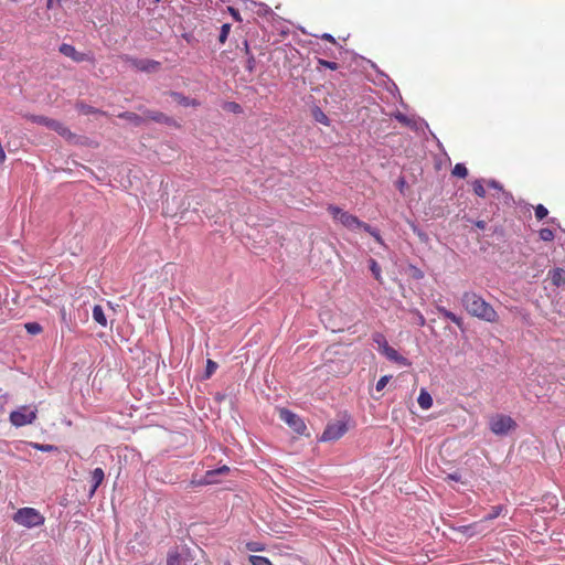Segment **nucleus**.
<instances>
[{"instance_id":"obj_1","label":"nucleus","mask_w":565,"mask_h":565,"mask_svg":"<svg viewBox=\"0 0 565 565\" xmlns=\"http://www.w3.org/2000/svg\"><path fill=\"white\" fill-rule=\"evenodd\" d=\"M461 305L472 317L491 323L498 321L499 316L494 308L477 292H463L461 297Z\"/></svg>"},{"instance_id":"obj_2","label":"nucleus","mask_w":565,"mask_h":565,"mask_svg":"<svg viewBox=\"0 0 565 565\" xmlns=\"http://www.w3.org/2000/svg\"><path fill=\"white\" fill-rule=\"evenodd\" d=\"M12 520L26 529L42 526L45 522L44 515L34 508H21L12 516Z\"/></svg>"},{"instance_id":"obj_3","label":"nucleus","mask_w":565,"mask_h":565,"mask_svg":"<svg viewBox=\"0 0 565 565\" xmlns=\"http://www.w3.org/2000/svg\"><path fill=\"white\" fill-rule=\"evenodd\" d=\"M38 417V408L34 405H22L12 411L9 420L12 426L19 428L31 425Z\"/></svg>"},{"instance_id":"obj_4","label":"nucleus","mask_w":565,"mask_h":565,"mask_svg":"<svg viewBox=\"0 0 565 565\" xmlns=\"http://www.w3.org/2000/svg\"><path fill=\"white\" fill-rule=\"evenodd\" d=\"M515 420L504 414H494L489 418V429L497 436H507L515 430Z\"/></svg>"},{"instance_id":"obj_5","label":"nucleus","mask_w":565,"mask_h":565,"mask_svg":"<svg viewBox=\"0 0 565 565\" xmlns=\"http://www.w3.org/2000/svg\"><path fill=\"white\" fill-rule=\"evenodd\" d=\"M328 211L330 212V214L333 216V218L335 221L341 223L347 228H349L351 231L362 228V225L364 222L360 221L356 216H354L345 211H342L340 207L330 205L328 207Z\"/></svg>"},{"instance_id":"obj_6","label":"nucleus","mask_w":565,"mask_h":565,"mask_svg":"<svg viewBox=\"0 0 565 565\" xmlns=\"http://www.w3.org/2000/svg\"><path fill=\"white\" fill-rule=\"evenodd\" d=\"M279 418L298 434H302L307 428L303 420L289 409H279Z\"/></svg>"},{"instance_id":"obj_7","label":"nucleus","mask_w":565,"mask_h":565,"mask_svg":"<svg viewBox=\"0 0 565 565\" xmlns=\"http://www.w3.org/2000/svg\"><path fill=\"white\" fill-rule=\"evenodd\" d=\"M348 430L345 423L335 422L329 424L321 435V441H334L341 438Z\"/></svg>"},{"instance_id":"obj_8","label":"nucleus","mask_w":565,"mask_h":565,"mask_svg":"<svg viewBox=\"0 0 565 565\" xmlns=\"http://www.w3.org/2000/svg\"><path fill=\"white\" fill-rule=\"evenodd\" d=\"M127 61L134 66L136 70L141 72L151 73L159 68L160 63L153 60L148 58H132L127 57Z\"/></svg>"},{"instance_id":"obj_9","label":"nucleus","mask_w":565,"mask_h":565,"mask_svg":"<svg viewBox=\"0 0 565 565\" xmlns=\"http://www.w3.org/2000/svg\"><path fill=\"white\" fill-rule=\"evenodd\" d=\"M382 354L385 355L386 359H388L390 361H393L399 365H403V366L409 365L408 360L406 358H404L403 355H401L394 348H392L390 345L383 350Z\"/></svg>"},{"instance_id":"obj_10","label":"nucleus","mask_w":565,"mask_h":565,"mask_svg":"<svg viewBox=\"0 0 565 565\" xmlns=\"http://www.w3.org/2000/svg\"><path fill=\"white\" fill-rule=\"evenodd\" d=\"M49 129L56 131L60 136L65 138L66 140H72L75 136L71 132V130L64 126L62 122L52 119L49 122Z\"/></svg>"},{"instance_id":"obj_11","label":"nucleus","mask_w":565,"mask_h":565,"mask_svg":"<svg viewBox=\"0 0 565 565\" xmlns=\"http://www.w3.org/2000/svg\"><path fill=\"white\" fill-rule=\"evenodd\" d=\"M60 52L63 55L71 57L75 62H82L84 60V54L77 52L76 49L71 44L63 43L60 46Z\"/></svg>"},{"instance_id":"obj_12","label":"nucleus","mask_w":565,"mask_h":565,"mask_svg":"<svg viewBox=\"0 0 565 565\" xmlns=\"http://www.w3.org/2000/svg\"><path fill=\"white\" fill-rule=\"evenodd\" d=\"M230 471V468L227 466H222L214 470L206 471L202 482L205 484H212L217 482L216 476L225 475Z\"/></svg>"},{"instance_id":"obj_13","label":"nucleus","mask_w":565,"mask_h":565,"mask_svg":"<svg viewBox=\"0 0 565 565\" xmlns=\"http://www.w3.org/2000/svg\"><path fill=\"white\" fill-rule=\"evenodd\" d=\"M20 446H30V447H32L36 450L43 451V452H52V451L57 450V447L54 445L39 444V443H32V441H19V446H17L15 448L18 450H20L21 449Z\"/></svg>"},{"instance_id":"obj_14","label":"nucleus","mask_w":565,"mask_h":565,"mask_svg":"<svg viewBox=\"0 0 565 565\" xmlns=\"http://www.w3.org/2000/svg\"><path fill=\"white\" fill-rule=\"evenodd\" d=\"M105 478V473L102 468H95L92 472V489L89 491V497H93L96 492L97 488L100 486Z\"/></svg>"},{"instance_id":"obj_15","label":"nucleus","mask_w":565,"mask_h":565,"mask_svg":"<svg viewBox=\"0 0 565 565\" xmlns=\"http://www.w3.org/2000/svg\"><path fill=\"white\" fill-rule=\"evenodd\" d=\"M93 319L96 323H98L100 327L103 328H106L108 322H107V318H106V315L104 312V309L102 306L99 305H95L93 307Z\"/></svg>"},{"instance_id":"obj_16","label":"nucleus","mask_w":565,"mask_h":565,"mask_svg":"<svg viewBox=\"0 0 565 565\" xmlns=\"http://www.w3.org/2000/svg\"><path fill=\"white\" fill-rule=\"evenodd\" d=\"M191 561L188 556L179 554L177 552H171L168 555L167 565H189Z\"/></svg>"},{"instance_id":"obj_17","label":"nucleus","mask_w":565,"mask_h":565,"mask_svg":"<svg viewBox=\"0 0 565 565\" xmlns=\"http://www.w3.org/2000/svg\"><path fill=\"white\" fill-rule=\"evenodd\" d=\"M417 402L423 409H429L433 405V398L430 394L425 390L420 391Z\"/></svg>"},{"instance_id":"obj_18","label":"nucleus","mask_w":565,"mask_h":565,"mask_svg":"<svg viewBox=\"0 0 565 565\" xmlns=\"http://www.w3.org/2000/svg\"><path fill=\"white\" fill-rule=\"evenodd\" d=\"M394 118L397 119L401 124L408 126V127H415L416 120L413 117H408L407 115L396 111L394 115Z\"/></svg>"},{"instance_id":"obj_19","label":"nucleus","mask_w":565,"mask_h":565,"mask_svg":"<svg viewBox=\"0 0 565 565\" xmlns=\"http://www.w3.org/2000/svg\"><path fill=\"white\" fill-rule=\"evenodd\" d=\"M552 281L556 286H561L565 282V271L561 268H556L552 273Z\"/></svg>"},{"instance_id":"obj_20","label":"nucleus","mask_w":565,"mask_h":565,"mask_svg":"<svg viewBox=\"0 0 565 565\" xmlns=\"http://www.w3.org/2000/svg\"><path fill=\"white\" fill-rule=\"evenodd\" d=\"M373 341L377 345V350L382 353L385 348L390 344L386 341L385 337L382 333H375L373 335Z\"/></svg>"},{"instance_id":"obj_21","label":"nucleus","mask_w":565,"mask_h":565,"mask_svg":"<svg viewBox=\"0 0 565 565\" xmlns=\"http://www.w3.org/2000/svg\"><path fill=\"white\" fill-rule=\"evenodd\" d=\"M245 548L249 552H262L266 548L265 544L258 541H249L245 543Z\"/></svg>"},{"instance_id":"obj_22","label":"nucleus","mask_w":565,"mask_h":565,"mask_svg":"<svg viewBox=\"0 0 565 565\" xmlns=\"http://www.w3.org/2000/svg\"><path fill=\"white\" fill-rule=\"evenodd\" d=\"M172 97H173V99L178 104L183 105V106H194V105H196L195 100L189 99L188 97H184V96H182L181 94H178V93H173Z\"/></svg>"},{"instance_id":"obj_23","label":"nucleus","mask_w":565,"mask_h":565,"mask_svg":"<svg viewBox=\"0 0 565 565\" xmlns=\"http://www.w3.org/2000/svg\"><path fill=\"white\" fill-rule=\"evenodd\" d=\"M248 561L252 565H273L271 562L265 556L250 555Z\"/></svg>"},{"instance_id":"obj_24","label":"nucleus","mask_w":565,"mask_h":565,"mask_svg":"<svg viewBox=\"0 0 565 565\" xmlns=\"http://www.w3.org/2000/svg\"><path fill=\"white\" fill-rule=\"evenodd\" d=\"M452 175L458 178H466L468 175V169L463 163H457L452 169Z\"/></svg>"},{"instance_id":"obj_25","label":"nucleus","mask_w":565,"mask_h":565,"mask_svg":"<svg viewBox=\"0 0 565 565\" xmlns=\"http://www.w3.org/2000/svg\"><path fill=\"white\" fill-rule=\"evenodd\" d=\"M504 508L502 505H497L491 509V512L483 518L482 521H491L495 518H498L502 512Z\"/></svg>"},{"instance_id":"obj_26","label":"nucleus","mask_w":565,"mask_h":565,"mask_svg":"<svg viewBox=\"0 0 565 565\" xmlns=\"http://www.w3.org/2000/svg\"><path fill=\"white\" fill-rule=\"evenodd\" d=\"M362 230H364L365 232L370 233L375 238V241L377 243L383 244V239H382L380 233L375 228L371 227L366 223H363Z\"/></svg>"},{"instance_id":"obj_27","label":"nucleus","mask_w":565,"mask_h":565,"mask_svg":"<svg viewBox=\"0 0 565 565\" xmlns=\"http://www.w3.org/2000/svg\"><path fill=\"white\" fill-rule=\"evenodd\" d=\"M313 117L318 122H321L323 125H329V119L327 115L319 108H316L313 110Z\"/></svg>"},{"instance_id":"obj_28","label":"nucleus","mask_w":565,"mask_h":565,"mask_svg":"<svg viewBox=\"0 0 565 565\" xmlns=\"http://www.w3.org/2000/svg\"><path fill=\"white\" fill-rule=\"evenodd\" d=\"M440 312L443 313V316L446 319L452 321L454 323H456L458 326L461 323V319L457 315H455L454 312H451V311H449L447 309H440Z\"/></svg>"},{"instance_id":"obj_29","label":"nucleus","mask_w":565,"mask_h":565,"mask_svg":"<svg viewBox=\"0 0 565 565\" xmlns=\"http://www.w3.org/2000/svg\"><path fill=\"white\" fill-rule=\"evenodd\" d=\"M24 327L30 334H39L42 331V327L38 322H28Z\"/></svg>"},{"instance_id":"obj_30","label":"nucleus","mask_w":565,"mask_h":565,"mask_svg":"<svg viewBox=\"0 0 565 565\" xmlns=\"http://www.w3.org/2000/svg\"><path fill=\"white\" fill-rule=\"evenodd\" d=\"M473 191L480 198H484L486 196V189H484L483 183H482L481 180H476L473 182Z\"/></svg>"},{"instance_id":"obj_31","label":"nucleus","mask_w":565,"mask_h":565,"mask_svg":"<svg viewBox=\"0 0 565 565\" xmlns=\"http://www.w3.org/2000/svg\"><path fill=\"white\" fill-rule=\"evenodd\" d=\"M540 238L544 242H551L554 239V232L550 228H542L540 231Z\"/></svg>"},{"instance_id":"obj_32","label":"nucleus","mask_w":565,"mask_h":565,"mask_svg":"<svg viewBox=\"0 0 565 565\" xmlns=\"http://www.w3.org/2000/svg\"><path fill=\"white\" fill-rule=\"evenodd\" d=\"M370 269H371L373 276L375 277V279L380 280L381 279V267L374 259L370 260Z\"/></svg>"},{"instance_id":"obj_33","label":"nucleus","mask_w":565,"mask_h":565,"mask_svg":"<svg viewBox=\"0 0 565 565\" xmlns=\"http://www.w3.org/2000/svg\"><path fill=\"white\" fill-rule=\"evenodd\" d=\"M120 117L134 122L135 125H139L141 122V117L134 113H125L120 115Z\"/></svg>"},{"instance_id":"obj_34","label":"nucleus","mask_w":565,"mask_h":565,"mask_svg":"<svg viewBox=\"0 0 565 565\" xmlns=\"http://www.w3.org/2000/svg\"><path fill=\"white\" fill-rule=\"evenodd\" d=\"M548 214V211L547 209L542 205V204H539L536 207H535V216L537 220H543L544 217H546Z\"/></svg>"},{"instance_id":"obj_35","label":"nucleus","mask_w":565,"mask_h":565,"mask_svg":"<svg viewBox=\"0 0 565 565\" xmlns=\"http://www.w3.org/2000/svg\"><path fill=\"white\" fill-rule=\"evenodd\" d=\"M33 122L43 125L45 127H49V122L52 121L51 118L44 117V116H31L30 117Z\"/></svg>"},{"instance_id":"obj_36","label":"nucleus","mask_w":565,"mask_h":565,"mask_svg":"<svg viewBox=\"0 0 565 565\" xmlns=\"http://www.w3.org/2000/svg\"><path fill=\"white\" fill-rule=\"evenodd\" d=\"M230 30H231V25L230 24H223L222 25V29H221V33H220V36H218V40L221 43H224L228 36V33H230Z\"/></svg>"},{"instance_id":"obj_37","label":"nucleus","mask_w":565,"mask_h":565,"mask_svg":"<svg viewBox=\"0 0 565 565\" xmlns=\"http://www.w3.org/2000/svg\"><path fill=\"white\" fill-rule=\"evenodd\" d=\"M388 381H390V376H387V375L382 376V377L377 381V383H376V391H379V392H380V391H382V390L386 386V384L388 383Z\"/></svg>"},{"instance_id":"obj_38","label":"nucleus","mask_w":565,"mask_h":565,"mask_svg":"<svg viewBox=\"0 0 565 565\" xmlns=\"http://www.w3.org/2000/svg\"><path fill=\"white\" fill-rule=\"evenodd\" d=\"M216 369H217V364L212 360H207L206 375L210 376L211 374H213L215 372Z\"/></svg>"},{"instance_id":"obj_39","label":"nucleus","mask_w":565,"mask_h":565,"mask_svg":"<svg viewBox=\"0 0 565 565\" xmlns=\"http://www.w3.org/2000/svg\"><path fill=\"white\" fill-rule=\"evenodd\" d=\"M149 117L151 119H153L154 121H158V122H163V121L168 120V118L163 114H161V113L149 114Z\"/></svg>"},{"instance_id":"obj_40","label":"nucleus","mask_w":565,"mask_h":565,"mask_svg":"<svg viewBox=\"0 0 565 565\" xmlns=\"http://www.w3.org/2000/svg\"><path fill=\"white\" fill-rule=\"evenodd\" d=\"M319 64H321L330 70H337V67H338L337 63L324 61V60H319Z\"/></svg>"},{"instance_id":"obj_41","label":"nucleus","mask_w":565,"mask_h":565,"mask_svg":"<svg viewBox=\"0 0 565 565\" xmlns=\"http://www.w3.org/2000/svg\"><path fill=\"white\" fill-rule=\"evenodd\" d=\"M228 11H230L231 15L234 18V20H236V21H238V22H241V21H242V18H241V15H239V12H238L236 9H234V8H232V7H228Z\"/></svg>"},{"instance_id":"obj_42","label":"nucleus","mask_w":565,"mask_h":565,"mask_svg":"<svg viewBox=\"0 0 565 565\" xmlns=\"http://www.w3.org/2000/svg\"><path fill=\"white\" fill-rule=\"evenodd\" d=\"M60 3H61V0H46V8L51 10V9L60 6Z\"/></svg>"},{"instance_id":"obj_43","label":"nucleus","mask_w":565,"mask_h":565,"mask_svg":"<svg viewBox=\"0 0 565 565\" xmlns=\"http://www.w3.org/2000/svg\"><path fill=\"white\" fill-rule=\"evenodd\" d=\"M488 185H489L490 188H492V189H495V190H501V189H502V186L500 185V183H499L498 181H495V180H490V181L488 182Z\"/></svg>"},{"instance_id":"obj_44","label":"nucleus","mask_w":565,"mask_h":565,"mask_svg":"<svg viewBox=\"0 0 565 565\" xmlns=\"http://www.w3.org/2000/svg\"><path fill=\"white\" fill-rule=\"evenodd\" d=\"M447 479H450V480H454V481H459L460 480V476L457 475V473H450L447 476Z\"/></svg>"},{"instance_id":"obj_45","label":"nucleus","mask_w":565,"mask_h":565,"mask_svg":"<svg viewBox=\"0 0 565 565\" xmlns=\"http://www.w3.org/2000/svg\"><path fill=\"white\" fill-rule=\"evenodd\" d=\"M477 525H478V523H475V524H472V525L462 526V527H461V531H462L463 533H467V532H469L472 527H475V526H477Z\"/></svg>"},{"instance_id":"obj_46","label":"nucleus","mask_w":565,"mask_h":565,"mask_svg":"<svg viewBox=\"0 0 565 565\" xmlns=\"http://www.w3.org/2000/svg\"><path fill=\"white\" fill-rule=\"evenodd\" d=\"M322 39H324V40H327V41H330V42H335V41H334V38H333L331 34H329V33H324V34L322 35Z\"/></svg>"},{"instance_id":"obj_47","label":"nucleus","mask_w":565,"mask_h":565,"mask_svg":"<svg viewBox=\"0 0 565 565\" xmlns=\"http://www.w3.org/2000/svg\"><path fill=\"white\" fill-rule=\"evenodd\" d=\"M6 159V153H4V150L2 149V147L0 146V164L4 161Z\"/></svg>"},{"instance_id":"obj_48","label":"nucleus","mask_w":565,"mask_h":565,"mask_svg":"<svg viewBox=\"0 0 565 565\" xmlns=\"http://www.w3.org/2000/svg\"><path fill=\"white\" fill-rule=\"evenodd\" d=\"M82 111L85 114H89L93 111L92 107L89 106H82Z\"/></svg>"},{"instance_id":"obj_49","label":"nucleus","mask_w":565,"mask_h":565,"mask_svg":"<svg viewBox=\"0 0 565 565\" xmlns=\"http://www.w3.org/2000/svg\"><path fill=\"white\" fill-rule=\"evenodd\" d=\"M476 225H477V227H479V228L483 230V228L486 227V222H484V221H478V222L476 223Z\"/></svg>"},{"instance_id":"obj_50","label":"nucleus","mask_w":565,"mask_h":565,"mask_svg":"<svg viewBox=\"0 0 565 565\" xmlns=\"http://www.w3.org/2000/svg\"><path fill=\"white\" fill-rule=\"evenodd\" d=\"M239 105L237 104H231V109L234 110V111H238L239 110Z\"/></svg>"},{"instance_id":"obj_51","label":"nucleus","mask_w":565,"mask_h":565,"mask_svg":"<svg viewBox=\"0 0 565 565\" xmlns=\"http://www.w3.org/2000/svg\"><path fill=\"white\" fill-rule=\"evenodd\" d=\"M404 184H405V181L403 179H401L398 181V186H399L401 190L403 189Z\"/></svg>"},{"instance_id":"obj_52","label":"nucleus","mask_w":565,"mask_h":565,"mask_svg":"<svg viewBox=\"0 0 565 565\" xmlns=\"http://www.w3.org/2000/svg\"><path fill=\"white\" fill-rule=\"evenodd\" d=\"M418 322L423 326L425 323V319L423 316H419Z\"/></svg>"},{"instance_id":"obj_53","label":"nucleus","mask_w":565,"mask_h":565,"mask_svg":"<svg viewBox=\"0 0 565 565\" xmlns=\"http://www.w3.org/2000/svg\"><path fill=\"white\" fill-rule=\"evenodd\" d=\"M61 313H62V319H63V320H65V318H66V312H65V310H62V312H61Z\"/></svg>"},{"instance_id":"obj_54","label":"nucleus","mask_w":565,"mask_h":565,"mask_svg":"<svg viewBox=\"0 0 565 565\" xmlns=\"http://www.w3.org/2000/svg\"><path fill=\"white\" fill-rule=\"evenodd\" d=\"M224 565H231V563L230 562H225Z\"/></svg>"},{"instance_id":"obj_55","label":"nucleus","mask_w":565,"mask_h":565,"mask_svg":"<svg viewBox=\"0 0 565 565\" xmlns=\"http://www.w3.org/2000/svg\"><path fill=\"white\" fill-rule=\"evenodd\" d=\"M156 2H159L160 0H154Z\"/></svg>"}]
</instances>
